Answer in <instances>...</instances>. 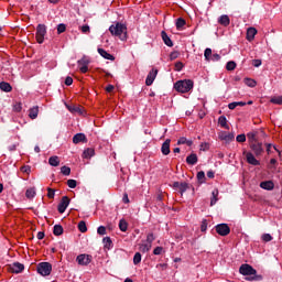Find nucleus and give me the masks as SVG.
Here are the masks:
<instances>
[{"mask_svg":"<svg viewBox=\"0 0 282 282\" xmlns=\"http://www.w3.org/2000/svg\"><path fill=\"white\" fill-rule=\"evenodd\" d=\"M73 83H74V79H73L70 76H67V77L65 78V85H66L67 87H69L70 85H73Z\"/></svg>","mask_w":282,"mask_h":282,"instance_id":"bf43d9fd","label":"nucleus"},{"mask_svg":"<svg viewBox=\"0 0 282 282\" xmlns=\"http://www.w3.org/2000/svg\"><path fill=\"white\" fill-rule=\"evenodd\" d=\"M161 153L163 155H169L171 153V139H166L162 147H161Z\"/></svg>","mask_w":282,"mask_h":282,"instance_id":"2eb2a0df","label":"nucleus"},{"mask_svg":"<svg viewBox=\"0 0 282 282\" xmlns=\"http://www.w3.org/2000/svg\"><path fill=\"white\" fill-rule=\"evenodd\" d=\"M237 142H246V134H238L236 137Z\"/></svg>","mask_w":282,"mask_h":282,"instance_id":"052dcab7","label":"nucleus"},{"mask_svg":"<svg viewBox=\"0 0 282 282\" xmlns=\"http://www.w3.org/2000/svg\"><path fill=\"white\" fill-rule=\"evenodd\" d=\"M55 191L52 187H47L48 199H54Z\"/></svg>","mask_w":282,"mask_h":282,"instance_id":"864d4df0","label":"nucleus"},{"mask_svg":"<svg viewBox=\"0 0 282 282\" xmlns=\"http://www.w3.org/2000/svg\"><path fill=\"white\" fill-rule=\"evenodd\" d=\"M173 188H175L176 191L178 189V192L181 193V195H184V193H186L188 191V188H191V185L186 182H174L173 183Z\"/></svg>","mask_w":282,"mask_h":282,"instance_id":"9b49d317","label":"nucleus"},{"mask_svg":"<svg viewBox=\"0 0 282 282\" xmlns=\"http://www.w3.org/2000/svg\"><path fill=\"white\" fill-rule=\"evenodd\" d=\"M252 65L253 67H261V59H253Z\"/></svg>","mask_w":282,"mask_h":282,"instance_id":"338daca9","label":"nucleus"},{"mask_svg":"<svg viewBox=\"0 0 282 282\" xmlns=\"http://www.w3.org/2000/svg\"><path fill=\"white\" fill-rule=\"evenodd\" d=\"M260 188H263L264 191H273L274 189V183L272 181H264L260 183Z\"/></svg>","mask_w":282,"mask_h":282,"instance_id":"f3484780","label":"nucleus"},{"mask_svg":"<svg viewBox=\"0 0 282 282\" xmlns=\"http://www.w3.org/2000/svg\"><path fill=\"white\" fill-rule=\"evenodd\" d=\"M254 36H257V29L249 28L247 30V41H254Z\"/></svg>","mask_w":282,"mask_h":282,"instance_id":"412c9836","label":"nucleus"},{"mask_svg":"<svg viewBox=\"0 0 282 282\" xmlns=\"http://www.w3.org/2000/svg\"><path fill=\"white\" fill-rule=\"evenodd\" d=\"M98 235H107V228L105 226H100L97 229Z\"/></svg>","mask_w":282,"mask_h":282,"instance_id":"5fc2aeb1","label":"nucleus"},{"mask_svg":"<svg viewBox=\"0 0 282 282\" xmlns=\"http://www.w3.org/2000/svg\"><path fill=\"white\" fill-rule=\"evenodd\" d=\"M53 235H55V237H61V235H63V226L55 225L53 228Z\"/></svg>","mask_w":282,"mask_h":282,"instance_id":"473e14b6","label":"nucleus"},{"mask_svg":"<svg viewBox=\"0 0 282 282\" xmlns=\"http://www.w3.org/2000/svg\"><path fill=\"white\" fill-rule=\"evenodd\" d=\"M204 56H205V59H206V61L210 62V58H212V56H213V50L206 48V50H205V53H204Z\"/></svg>","mask_w":282,"mask_h":282,"instance_id":"49530a36","label":"nucleus"},{"mask_svg":"<svg viewBox=\"0 0 282 282\" xmlns=\"http://www.w3.org/2000/svg\"><path fill=\"white\" fill-rule=\"evenodd\" d=\"M239 272L243 276H252V274H257V270L254 268H252V265H250V264H242L239 268Z\"/></svg>","mask_w":282,"mask_h":282,"instance_id":"6e6552de","label":"nucleus"},{"mask_svg":"<svg viewBox=\"0 0 282 282\" xmlns=\"http://www.w3.org/2000/svg\"><path fill=\"white\" fill-rule=\"evenodd\" d=\"M218 23L220 25H224L225 28H228V25H230V18L228 15H221L219 19H218Z\"/></svg>","mask_w":282,"mask_h":282,"instance_id":"4be33fe9","label":"nucleus"},{"mask_svg":"<svg viewBox=\"0 0 282 282\" xmlns=\"http://www.w3.org/2000/svg\"><path fill=\"white\" fill-rule=\"evenodd\" d=\"M262 280H263V276L262 275H258L257 273L252 274V276H247L246 278V281H262Z\"/></svg>","mask_w":282,"mask_h":282,"instance_id":"a19ab883","label":"nucleus"},{"mask_svg":"<svg viewBox=\"0 0 282 282\" xmlns=\"http://www.w3.org/2000/svg\"><path fill=\"white\" fill-rule=\"evenodd\" d=\"M215 230L220 237H228L230 235V227L228 224H219L215 226Z\"/></svg>","mask_w":282,"mask_h":282,"instance_id":"0eeeda50","label":"nucleus"},{"mask_svg":"<svg viewBox=\"0 0 282 282\" xmlns=\"http://www.w3.org/2000/svg\"><path fill=\"white\" fill-rule=\"evenodd\" d=\"M89 63L90 61H89V57L87 56H83L82 59L77 61V65L82 74H87V72H89Z\"/></svg>","mask_w":282,"mask_h":282,"instance_id":"423d86ee","label":"nucleus"},{"mask_svg":"<svg viewBox=\"0 0 282 282\" xmlns=\"http://www.w3.org/2000/svg\"><path fill=\"white\" fill-rule=\"evenodd\" d=\"M162 40L167 45V47H173V41H171V37H169V34H166L164 31L161 32Z\"/></svg>","mask_w":282,"mask_h":282,"instance_id":"5701e85b","label":"nucleus"},{"mask_svg":"<svg viewBox=\"0 0 282 282\" xmlns=\"http://www.w3.org/2000/svg\"><path fill=\"white\" fill-rule=\"evenodd\" d=\"M156 76H158V69L152 68V69L149 72L148 76H147L145 85H147L148 87H151V85H153V82L155 80Z\"/></svg>","mask_w":282,"mask_h":282,"instance_id":"4468645a","label":"nucleus"},{"mask_svg":"<svg viewBox=\"0 0 282 282\" xmlns=\"http://www.w3.org/2000/svg\"><path fill=\"white\" fill-rule=\"evenodd\" d=\"M177 144H178V145H181V144H187V147H193V141L186 139V137H181V138L177 140Z\"/></svg>","mask_w":282,"mask_h":282,"instance_id":"7c9ffc66","label":"nucleus"},{"mask_svg":"<svg viewBox=\"0 0 282 282\" xmlns=\"http://www.w3.org/2000/svg\"><path fill=\"white\" fill-rule=\"evenodd\" d=\"M194 83L192 79L178 80L174 84V89L181 94H188L193 89Z\"/></svg>","mask_w":282,"mask_h":282,"instance_id":"f03ea898","label":"nucleus"},{"mask_svg":"<svg viewBox=\"0 0 282 282\" xmlns=\"http://www.w3.org/2000/svg\"><path fill=\"white\" fill-rule=\"evenodd\" d=\"M218 124H220L223 129H230V127L228 126V119H226V116H220L218 118Z\"/></svg>","mask_w":282,"mask_h":282,"instance_id":"b1692460","label":"nucleus"},{"mask_svg":"<svg viewBox=\"0 0 282 282\" xmlns=\"http://www.w3.org/2000/svg\"><path fill=\"white\" fill-rule=\"evenodd\" d=\"M221 59V56L219 55V54H217V53H215V54H212V57H210V61H220Z\"/></svg>","mask_w":282,"mask_h":282,"instance_id":"680f3d73","label":"nucleus"},{"mask_svg":"<svg viewBox=\"0 0 282 282\" xmlns=\"http://www.w3.org/2000/svg\"><path fill=\"white\" fill-rule=\"evenodd\" d=\"M83 34H89L90 32V29H89V25L85 24L80 28Z\"/></svg>","mask_w":282,"mask_h":282,"instance_id":"13d9d810","label":"nucleus"},{"mask_svg":"<svg viewBox=\"0 0 282 282\" xmlns=\"http://www.w3.org/2000/svg\"><path fill=\"white\" fill-rule=\"evenodd\" d=\"M262 239L268 242L272 239V236L270 234H264L262 235Z\"/></svg>","mask_w":282,"mask_h":282,"instance_id":"69168bd1","label":"nucleus"},{"mask_svg":"<svg viewBox=\"0 0 282 282\" xmlns=\"http://www.w3.org/2000/svg\"><path fill=\"white\" fill-rule=\"evenodd\" d=\"M21 109H23L21 102H18L13 106V111H17V113L21 112Z\"/></svg>","mask_w":282,"mask_h":282,"instance_id":"4d7b16f0","label":"nucleus"},{"mask_svg":"<svg viewBox=\"0 0 282 282\" xmlns=\"http://www.w3.org/2000/svg\"><path fill=\"white\" fill-rule=\"evenodd\" d=\"M67 186H68V188H76V186H77L76 180H68Z\"/></svg>","mask_w":282,"mask_h":282,"instance_id":"603ef678","label":"nucleus"},{"mask_svg":"<svg viewBox=\"0 0 282 282\" xmlns=\"http://www.w3.org/2000/svg\"><path fill=\"white\" fill-rule=\"evenodd\" d=\"M7 270L12 274H21V272L25 270V265H23V263L20 262H13L12 264L8 265Z\"/></svg>","mask_w":282,"mask_h":282,"instance_id":"39448f33","label":"nucleus"},{"mask_svg":"<svg viewBox=\"0 0 282 282\" xmlns=\"http://www.w3.org/2000/svg\"><path fill=\"white\" fill-rule=\"evenodd\" d=\"M236 68H237V63H235L232 61L228 62L227 65H226V69L228 72H234V69H236Z\"/></svg>","mask_w":282,"mask_h":282,"instance_id":"79ce46f5","label":"nucleus"},{"mask_svg":"<svg viewBox=\"0 0 282 282\" xmlns=\"http://www.w3.org/2000/svg\"><path fill=\"white\" fill-rule=\"evenodd\" d=\"M76 261L78 265H89V263H91V256L82 253L77 256Z\"/></svg>","mask_w":282,"mask_h":282,"instance_id":"f8f14e48","label":"nucleus"},{"mask_svg":"<svg viewBox=\"0 0 282 282\" xmlns=\"http://www.w3.org/2000/svg\"><path fill=\"white\" fill-rule=\"evenodd\" d=\"M128 228H129V224L127 223V220L121 219L119 221V229L121 230V232H127Z\"/></svg>","mask_w":282,"mask_h":282,"instance_id":"f704fd0d","label":"nucleus"},{"mask_svg":"<svg viewBox=\"0 0 282 282\" xmlns=\"http://www.w3.org/2000/svg\"><path fill=\"white\" fill-rule=\"evenodd\" d=\"M48 164L51 166H58L61 164V160H58V156H51L48 159Z\"/></svg>","mask_w":282,"mask_h":282,"instance_id":"c9c22d12","label":"nucleus"},{"mask_svg":"<svg viewBox=\"0 0 282 282\" xmlns=\"http://www.w3.org/2000/svg\"><path fill=\"white\" fill-rule=\"evenodd\" d=\"M245 85L247 87H257V82L252 78H245Z\"/></svg>","mask_w":282,"mask_h":282,"instance_id":"58836bf2","label":"nucleus"},{"mask_svg":"<svg viewBox=\"0 0 282 282\" xmlns=\"http://www.w3.org/2000/svg\"><path fill=\"white\" fill-rule=\"evenodd\" d=\"M142 261V254L140 252H137L133 257V263L134 265H138Z\"/></svg>","mask_w":282,"mask_h":282,"instance_id":"a18cd8bd","label":"nucleus"},{"mask_svg":"<svg viewBox=\"0 0 282 282\" xmlns=\"http://www.w3.org/2000/svg\"><path fill=\"white\" fill-rule=\"evenodd\" d=\"M270 102H272V105H282V96L272 97Z\"/></svg>","mask_w":282,"mask_h":282,"instance_id":"37998d69","label":"nucleus"},{"mask_svg":"<svg viewBox=\"0 0 282 282\" xmlns=\"http://www.w3.org/2000/svg\"><path fill=\"white\" fill-rule=\"evenodd\" d=\"M250 149L253 151L256 158H259V155H263V143L257 141L250 143Z\"/></svg>","mask_w":282,"mask_h":282,"instance_id":"9d476101","label":"nucleus"},{"mask_svg":"<svg viewBox=\"0 0 282 282\" xmlns=\"http://www.w3.org/2000/svg\"><path fill=\"white\" fill-rule=\"evenodd\" d=\"M65 30H67V25L61 23L57 25V34H63V32H65Z\"/></svg>","mask_w":282,"mask_h":282,"instance_id":"8fccbe9b","label":"nucleus"},{"mask_svg":"<svg viewBox=\"0 0 282 282\" xmlns=\"http://www.w3.org/2000/svg\"><path fill=\"white\" fill-rule=\"evenodd\" d=\"M219 196V189H214L212 192L210 206H215L217 204V197Z\"/></svg>","mask_w":282,"mask_h":282,"instance_id":"cd10ccee","label":"nucleus"},{"mask_svg":"<svg viewBox=\"0 0 282 282\" xmlns=\"http://www.w3.org/2000/svg\"><path fill=\"white\" fill-rule=\"evenodd\" d=\"M0 89H1V91L10 93V91H12V86L10 85V83L1 82Z\"/></svg>","mask_w":282,"mask_h":282,"instance_id":"a878e982","label":"nucleus"},{"mask_svg":"<svg viewBox=\"0 0 282 282\" xmlns=\"http://www.w3.org/2000/svg\"><path fill=\"white\" fill-rule=\"evenodd\" d=\"M29 118H31V120H36V118H39V106H34L33 108H30Z\"/></svg>","mask_w":282,"mask_h":282,"instance_id":"aec40b11","label":"nucleus"},{"mask_svg":"<svg viewBox=\"0 0 282 282\" xmlns=\"http://www.w3.org/2000/svg\"><path fill=\"white\" fill-rule=\"evenodd\" d=\"M247 138L249 140V144H252V142H258L257 141V131H251L247 133Z\"/></svg>","mask_w":282,"mask_h":282,"instance_id":"72a5a7b5","label":"nucleus"},{"mask_svg":"<svg viewBox=\"0 0 282 282\" xmlns=\"http://www.w3.org/2000/svg\"><path fill=\"white\" fill-rule=\"evenodd\" d=\"M184 25H186V20L178 18L176 20V30H182Z\"/></svg>","mask_w":282,"mask_h":282,"instance_id":"4c0bfd02","label":"nucleus"},{"mask_svg":"<svg viewBox=\"0 0 282 282\" xmlns=\"http://www.w3.org/2000/svg\"><path fill=\"white\" fill-rule=\"evenodd\" d=\"M80 142H87V137L85 133H77L73 137L74 144H80Z\"/></svg>","mask_w":282,"mask_h":282,"instance_id":"dca6fc26","label":"nucleus"},{"mask_svg":"<svg viewBox=\"0 0 282 282\" xmlns=\"http://www.w3.org/2000/svg\"><path fill=\"white\" fill-rule=\"evenodd\" d=\"M78 230H79L80 232H87V224H86L84 220L79 221V224H78Z\"/></svg>","mask_w":282,"mask_h":282,"instance_id":"c03bdc74","label":"nucleus"},{"mask_svg":"<svg viewBox=\"0 0 282 282\" xmlns=\"http://www.w3.org/2000/svg\"><path fill=\"white\" fill-rule=\"evenodd\" d=\"M94 155L95 151L91 148L86 149L83 153V158H85L86 160H89V158H94Z\"/></svg>","mask_w":282,"mask_h":282,"instance_id":"c756f323","label":"nucleus"},{"mask_svg":"<svg viewBox=\"0 0 282 282\" xmlns=\"http://www.w3.org/2000/svg\"><path fill=\"white\" fill-rule=\"evenodd\" d=\"M109 32L112 36H118L120 41H127V25L121 22H116L109 26Z\"/></svg>","mask_w":282,"mask_h":282,"instance_id":"f257e3e1","label":"nucleus"},{"mask_svg":"<svg viewBox=\"0 0 282 282\" xmlns=\"http://www.w3.org/2000/svg\"><path fill=\"white\" fill-rule=\"evenodd\" d=\"M151 248H152V246L150 243H148V242L141 243L139 246L140 252H143V253L144 252H149V250H151Z\"/></svg>","mask_w":282,"mask_h":282,"instance_id":"e433bc0d","label":"nucleus"},{"mask_svg":"<svg viewBox=\"0 0 282 282\" xmlns=\"http://www.w3.org/2000/svg\"><path fill=\"white\" fill-rule=\"evenodd\" d=\"M25 197L28 199H34V197H36V189L34 187L26 189Z\"/></svg>","mask_w":282,"mask_h":282,"instance_id":"393cba45","label":"nucleus"},{"mask_svg":"<svg viewBox=\"0 0 282 282\" xmlns=\"http://www.w3.org/2000/svg\"><path fill=\"white\" fill-rule=\"evenodd\" d=\"M102 243H104V247L107 248V250H111V248L113 246V241H111V238H109V237H105L102 239Z\"/></svg>","mask_w":282,"mask_h":282,"instance_id":"bb28decb","label":"nucleus"},{"mask_svg":"<svg viewBox=\"0 0 282 282\" xmlns=\"http://www.w3.org/2000/svg\"><path fill=\"white\" fill-rule=\"evenodd\" d=\"M242 155L246 156L247 162L251 166H261V162L259 160H257V158L254 156V154L252 152L243 151Z\"/></svg>","mask_w":282,"mask_h":282,"instance_id":"1a4fd4ad","label":"nucleus"},{"mask_svg":"<svg viewBox=\"0 0 282 282\" xmlns=\"http://www.w3.org/2000/svg\"><path fill=\"white\" fill-rule=\"evenodd\" d=\"M184 69V64L182 62H176L175 63V70L176 72H182Z\"/></svg>","mask_w":282,"mask_h":282,"instance_id":"6e6d98bb","label":"nucleus"},{"mask_svg":"<svg viewBox=\"0 0 282 282\" xmlns=\"http://www.w3.org/2000/svg\"><path fill=\"white\" fill-rule=\"evenodd\" d=\"M45 34H47V28L45 24H39L36 28L35 39L40 45L45 41Z\"/></svg>","mask_w":282,"mask_h":282,"instance_id":"20e7f679","label":"nucleus"},{"mask_svg":"<svg viewBox=\"0 0 282 282\" xmlns=\"http://www.w3.org/2000/svg\"><path fill=\"white\" fill-rule=\"evenodd\" d=\"M36 238H37L39 240L45 239V232H43V231L37 232Z\"/></svg>","mask_w":282,"mask_h":282,"instance_id":"774afa93","label":"nucleus"},{"mask_svg":"<svg viewBox=\"0 0 282 282\" xmlns=\"http://www.w3.org/2000/svg\"><path fill=\"white\" fill-rule=\"evenodd\" d=\"M207 229H208V220L203 219L202 225H200V230H202V232H206Z\"/></svg>","mask_w":282,"mask_h":282,"instance_id":"3c124183","label":"nucleus"},{"mask_svg":"<svg viewBox=\"0 0 282 282\" xmlns=\"http://www.w3.org/2000/svg\"><path fill=\"white\" fill-rule=\"evenodd\" d=\"M198 158L197 154L192 153L186 158V163L189 164L191 166H195L197 164Z\"/></svg>","mask_w":282,"mask_h":282,"instance_id":"6ab92c4d","label":"nucleus"},{"mask_svg":"<svg viewBox=\"0 0 282 282\" xmlns=\"http://www.w3.org/2000/svg\"><path fill=\"white\" fill-rule=\"evenodd\" d=\"M197 180L200 184H204V182H206V173H204V171L198 172Z\"/></svg>","mask_w":282,"mask_h":282,"instance_id":"ea45409f","label":"nucleus"},{"mask_svg":"<svg viewBox=\"0 0 282 282\" xmlns=\"http://www.w3.org/2000/svg\"><path fill=\"white\" fill-rule=\"evenodd\" d=\"M98 54H100L102 58H106V61H116V57H113V55L109 54L104 48H98Z\"/></svg>","mask_w":282,"mask_h":282,"instance_id":"a211bd4d","label":"nucleus"},{"mask_svg":"<svg viewBox=\"0 0 282 282\" xmlns=\"http://www.w3.org/2000/svg\"><path fill=\"white\" fill-rule=\"evenodd\" d=\"M154 241H155V236H153V234H149L147 236V242L145 243H149L150 246H153Z\"/></svg>","mask_w":282,"mask_h":282,"instance_id":"09e8293b","label":"nucleus"},{"mask_svg":"<svg viewBox=\"0 0 282 282\" xmlns=\"http://www.w3.org/2000/svg\"><path fill=\"white\" fill-rule=\"evenodd\" d=\"M37 272L41 276H50L52 274V263L41 262L37 264Z\"/></svg>","mask_w":282,"mask_h":282,"instance_id":"7ed1b4c3","label":"nucleus"},{"mask_svg":"<svg viewBox=\"0 0 282 282\" xmlns=\"http://www.w3.org/2000/svg\"><path fill=\"white\" fill-rule=\"evenodd\" d=\"M61 173L63 175H69L72 173V169H69V166L64 165V166L61 167Z\"/></svg>","mask_w":282,"mask_h":282,"instance_id":"de8ad7c7","label":"nucleus"},{"mask_svg":"<svg viewBox=\"0 0 282 282\" xmlns=\"http://www.w3.org/2000/svg\"><path fill=\"white\" fill-rule=\"evenodd\" d=\"M21 171H22V173H30L32 171V169L28 165H24L21 167Z\"/></svg>","mask_w":282,"mask_h":282,"instance_id":"0e129e2a","label":"nucleus"},{"mask_svg":"<svg viewBox=\"0 0 282 282\" xmlns=\"http://www.w3.org/2000/svg\"><path fill=\"white\" fill-rule=\"evenodd\" d=\"M220 140H225V142H232V140H235V134H232V133H223L220 135Z\"/></svg>","mask_w":282,"mask_h":282,"instance_id":"2f4dec72","label":"nucleus"},{"mask_svg":"<svg viewBox=\"0 0 282 282\" xmlns=\"http://www.w3.org/2000/svg\"><path fill=\"white\" fill-rule=\"evenodd\" d=\"M69 197L68 196H63L58 206H57V210L61 215H63V213H65V210H67V206H69Z\"/></svg>","mask_w":282,"mask_h":282,"instance_id":"ddd939ff","label":"nucleus"},{"mask_svg":"<svg viewBox=\"0 0 282 282\" xmlns=\"http://www.w3.org/2000/svg\"><path fill=\"white\" fill-rule=\"evenodd\" d=\"M162 250H164V248H162V247H156V248L153 250V254H162Z\"/></svg>","mask_w":282,"mask_h":282,"instance_id":"e2e57ef3","label":"nucleus"},{"mask_svg":"<svg viewBox=\"0 0 282 282\" xmlns=\"http://www.w3.org/2000/svg\"><path fill=\"white\" fill-rule=\"evenodd\" d=\"M237 107H246L245 101H234L228 105V109H237Z\"/></svg>","mask_w":282,"mask_h":282,"instance_id":"c85d7f7f","label":"nucleus"}]
</instances>
